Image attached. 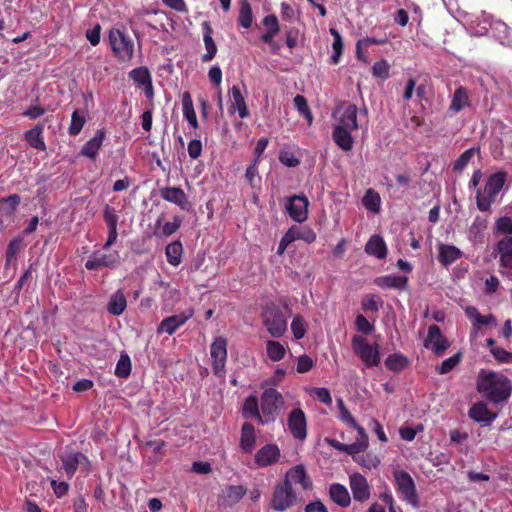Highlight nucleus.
Masks as SVG:
<instances>
[{
    "label": "nucleus",
    "instance_id": "f257e3e1",
    "mask_svg": "<svg viewBox=\"0 0 512 512\" xmlns=\"http://www.w3.org/2000/svg\"><path fill=\"white\" fill-rule=\"evenodd\" d=\"M476 387L479 393L495 404L507 401L512 391V384L508 377L484 369L478 373Z\"/></svg>",
    "mask_w": 512,
    "mask_h": 512
},
{
    "label": "nucleus",
    "instance_id": "f03ea898",
    "mask_svg": "<svg viewBox=\"0 0 512 512\" xmlns=\"http://www.w3.org/2000/svg\"><path fill=\"white\" fill-rule=\"evenodd\" d=\"M507 174L503 171L496 172L489 176L484 188V193L477 192L476 201L480 211H488L491 204L495 201L496 195L501 191L505 184Z\"/></svg>",
    "mask_w": 512,
    "mask_h": 512
},
{
    "label": "nucleus",
    "instance_id": "7ed1b4c3",
    "mask_svg": "<svg viewBox=\"0 0 512 512\" xmlns=\"http://www.w3.org/2000/svg\"><path fill=\"white\" fill-rule=\"evenodd\" d=\"M297 497L290 480L285 479L275 485L270 507L275 511H285L296 503Z\"/></svg>",
    "mask_w": 512,
    "mask_h": 512
},
{
    "label": "nucleus",
    "instance_id": "20e7f679",
    "mask_svg": "<svg viewBox=\"0 0 512 512\" xmlns=\"http://www.w3.org/2000/svg\"><path fill=\"white\" fill-rule=\"evenodd\" d=\"M263 324L272 337H281L287 329V321L282 310L274 305H267L262 314Z\"/></svg>",
    "mask_w": 512,
    "mask_h": 512
},
{
    "label": "nucleus",
    "instance_id": "39448f33",
    "mask_svg": "<svg viewBox=\"0 0 512 512\" xmlns=\"http://www.w3.org/2000/svg\"><path fill=\"white\" fill-rule=\"evenodd\" d=\"M352 344L355 354L367 367L377 366L380 363L378 346H372L364 337L358 335L353 337Z\"/></svg>",
    "mask_w": 512,
    "mask_h": 512
},
{
    "label": "nucleus",
    "instance_id": "423d86ee",
    "mask_svg": "<svg viewBox=\"0 0 512 512\" xmlns=\"http://www.w3.org/2000/svg\"><path fill=\"white\" fill-rule=\"evenodd\" d=\"M109 41L114 54L122 61H128L133 57V42L119 29L109 32Z\"/></svg>",
    "mask_w": 512,
    "mask_h": 512
},
{
    "label": "nucleus",
    "instance_id": "0eeeda50",
    "mask_svg": "<svg viewBox=\"0 0 512 512\" xmlns=\"http://www.w3.org/2000/svg\"><path fill=\"white\" fill-rule=\"evenodd\" d=\"M282 404V395L276 389L268 388L263 392L261 410L265 417V423L274 420V414Z\"/></svg>",
    "mask_w": 512,
    "mask_h": 512
},
{
    "label": "nucleus",
    "instance_id": "6e6552de",
    "mask_svg": "<svg viewBox=\"0 0 512 512\" xmlns=\"http://www.w3.org/2000/svg\"><path fill=\"white\" fill-rule=\"evenodd\" d=\"M394 478L398 487V490L404 495L405 499L413 504H418V497L416 494V488L413 478L406 471H395Z\"/></svg>",
    "mask_w": 512,
    "mask_h": 512
},
{
    "label": "nucleus",
    "instance_id": "1a4fd4ad",
    "mask_svg": "<svg viewBox=\"0 0 512 512\" xmlns=\"http://www.w3.org/2000/svg\"><path fill=\"white\" fill-rule=\"evenodd\" d=\"M227 342L223 337H217L211 344L210 354L213 358V372L216 376L224 373L225 361L227 358Z\"/></svg>",
    "mask_w": 512,
    "mask_h": 512
},
{
    "label": "nucleus",
    "instance_id": "9d476101",
    "mask_svg": "<svg viewBox=\"0 0 512 512\" xmlns=\"http://www.w3.org/2000/svg\"><path fill=\"white\" fill-rule=\"evenodd\" d=\"M309 201L304 195H294L288 199L286 210L296 222L302 223L307 219Z\"/></svg>",
    "mask_w": 512,
    "mask_h": 512
},
{
    "label": "nucleus",
    "instance_id": "9b49d317",
    "mask_svg": "<svg viewBox=\"0 0 512 512\" xmlns=\"http://www.w3.org/2000/svg\"><path fill=\"white\" fill-rule=\"evenodd\" d=\"M424 346L426 348H431L437 356H441L450 346V343L442 335L439 326L433 324L428 328V335L424 341Z\"/></svg>",
    "mask_w": 512,
    "mask_h": 512
},
{
    "label": "nucleus",
    "instance_id": "f8f14e48",
    "mask_svg": "<svg viewBox=\"0 0 512 512\" xmlns=\"http://www.w3.org/2000/svg\"><path fill=\"white\" fill-rule=\"evenodd\" d=\"M288 429L295 439L303 440L307 436V422L302 409H293L287 421Z\"/></svg>",
    "mask_w": 512,
    "mask_h": 512
},
{
    "label": "nucleus",
    "instance_id": "ddd939ff",
    "mask_svg": "<svg viewBox=\"0 0 512 512\" xmlns=\"http://www.w3.org/2000/svg\"><path fill=\"white\" fill-rule=\"evenodd\" d=\"M349 484L354 500L365 502L370 498V487L363 475L359 473L350 475Z\"/></svg>",
    "mask_w": 512,
    "mask_h": 512
},
{
    "label": "nucleus",
    "instance_id": "4468645a",
    "mask_svg": "<svg viewBox=\"0 0 512 512\" xmlns=\"http://www.w3.org/2000/svg\"><path fill=\"white\" fill-rule=\"evenodd\" d=\"M193 315L192 310L182 312L177 315L169 316L163 319L157 327V333H167L172 335L180 326H182Z\"/></svg>",
    "mask_w": 512,
    "mask_h": 512
},
{
    "label": "nucleus",
    "instance_id": "2eb2a0df",
    "mask_svg": "<svg viewBox=\"0 0 512 512\" xmlns=\"http://www.w3.org/2000/svg\"><path fill=\"white\" fill-rule=\"evenodd\" d=\"M280 458V450L275 444H267L255 454V463L259 467H267L276 463Z\"/></svg>",
    "mask_w": 512,
    "mask_h": 512
},
{
    "label": "nucleus",
    "instance_id": "dca6fc26",
    "mask_svg": "<svg viewBox=\"0 0 512 512\" xmlns=\"http://www.w3.org/2000/svg\"><path fill=\"white\" fill-rule=\"evenodd\" d=\"M468 415L471 419L484 426L490 425L497 417V414L491 412L484 402L473 404L469 409Z\"/></svg>",
    "mask_w": 512,
    "mask_h": 512
},
{
    "label": "nucleus",
    "instance_id": "f3484780",
    "mask_svg": "<svg viewBox=\"0 0 512 512\" xmlns=\"http://www.w3.org/2000/svg\"><path fill=\"white\" fill-rule=\"evenodd\" d=\"M247 488L243 485H230L219 496L218 502L220 505L231 507L238 503L241 498L246 494Z\"/></svg>",
    "mask_w": 512,
    "mask_h": 512
},
{
    "label": "nucleus",
    "instance_id": "a211bd4d",
    "mask_svg": "<svg viewBox=\"0 0 512 512\" xmlns=\"http://www.w3.org/2000/svg\"><path fill=\"white\" fill-rule=\"evenodd\" d=\"M159 194L164 200L178 205L181 209H186L188 205L186 194L181 188L165 187L159 190Z\"/></svg>",
    "mask_w": 512,
    "mask_h": 512
},
{
    "label": "nucleus",
    "instance_id": "6ab92c4d",
    "mask_svg": "<svg viewBox=\"0 0 512 512\" xmlns=\"http://www.w3.org/2000/svg\"><path fill=\"white\" fill-rule=\"evenodd\" d=\"M202 28H203V41H204L205 48H206V53L203 54L202 61L209 62L215 57V55L217 53V46H216L215 41L212 38L213 30L210 25V22L204 21L202 23Z\"/></svg>",
    "mask_w": 512,
    "mask_h": 512
},
{
    "label": "nucleus",
    "instance_id": "aec40b11",
    "mask_svg": "<svg viewBox=\"0 0 512 512\" xmlns=\"http://www.w3.org/2000/svg\"><path fill=\"white\" fill-rule=\"evenodd\" d=\"M256 434L254 426L245 422L241 428L240 447L245 453H251L255 447Z\"/></svg>",
    "mask_w": 512,
    "mask_h": 512
},
{
    "label": "nucleus",
    "instance_id": "412c9836",
    "mask_svg": "<svg viewBox=\"0 0 512 512\" xmlns=\"http://www.w3.org/2000/svg\"><path fill=\"white\" fill-rule=\"evenodd\" d=\"M63 468L69 478H71L79 465L88 464V458L81 452L69 454L62 458Z\"/></svg>",
    "mask_w": 512,
    "mask_h": 512
},
{
    "label": "nucleus",
    "instance_id": "4be33fe9",
    "mask_svg": "<svg viewBox=\"0 0 512 512\" xmlns=\"http://www.w3.org/2000/svg\"><path fill=\"white\" fill-rule=\"evenodd\" d=\"M375 283L379 287L384 288H394L397 290L408 289V277L406 276L387 275L383 277H378L375 280Z\"/></svg>",
    "mask_w": 512,
    "mask_h": 512
},
{
    "label": "nucleus",
    "instance_id": "5701e85b",
    "mask_svg": "<svg viewBox=\"0 0 512 512\" xmlns=\"http://www.w3.org/2000/svg\"><path fill=\"white\" fill-rule=\"evenodd\" d=\"M365 252L368 255H373L378 259H384L387 255V247L383 238L379 235L370 237L365 245Z\"/></svg>",
    "mask_w": 512,
    "mask_h": 512
},
{
    "label": "nucleus",
    "instance_id": "b1692460",
    "mask_svg": "<svg viewBox=\"0 0 512 512\" xmlns=\"http://www.w3.org/2000/svg\"><path fill=\"white\" fill-rule=\"evenodd\" d=\"M287 239H292L293 242L301 239L306 243H312L316 240V233L307 226L294 225L288 229Z\"/></svg>",
    "mask_w": 512,
    "mask_h": 512
},
{
    "label": "nucleus",
    "instance_id": "393cba45",
    "mask_svg": "<svg viewBox=\"0 0 512 512\" xmlns=\"http://www.w3.org/2000/svg\"><path fill=\"white\" fill-rule=\"evenodd\" d=\"M329 496L331 500L341 507H348L351 503V498L345 486L334 483L330 485Z\"/></svg>",
    "mask_w": 512,
    "mask_h": 512
},
{
    "label": "nucleus",
    "instance_id": "a878e982",
    "mask_svg": "<svg viewBox=\"0 0 512 512\" xmlns=\"http://www.w3.org/2000/svg\"><path fill=\"white\" fill-rule=\"evenodd\" d=\"M285 479L290 480L291 483L292 481L299 483L304 490L310 489L312 487V482L308 477L303 465H297L291 468L287 472Z\"/></svg>",
    "mask_w": 512,
    "mask_h": 512
},
{
    "label": "nucleus",
    "instance_id": "bb28decb",
    "mask_svg": "<svg viewBox=\"0 0 512 512\" xmlns=\"http://www.w3.org/2000/svg\"><path fill=\"white\" fill-rule=\"evenodd\" d=\"M333 140L344 151H350L353 147V138L350 130L343 126H335L333 130Z\"/></svg>",
    "mask_w": 512,
    "mask_h": 512
},
{
    "label": "nucleus",
    "instance_id": "cd10ccee",
    "mask_svg": "<svg viewBox=\"0 0 512 512\" xmlns=\"http://www.w3.org/2000/svg\"><path fill=\"white\" fill-rule=\"evenodd\" d=\"M43 132V124H37L32 129L28 130L24 134V139L27 141V143L40 151L46 150L45 142L43 141V138L41 137V134Z\"/></svg>",
    "mask_w": 512,
    "mask_h": 512
},
{
    "label": "nucleus",
    "instance_id": "c85d7f7f",
    "mask_svg": "<svg viewBox=\"0 0 512 512\" xmlns=\"http://www.w3.org/2000/svg\"><path fill=\"white\" fill-rule=\"evenodd\" d=\"M104 137V131L97 130L95 136L83 146L81 153L89 158L94 159L98 154V150L102 145Z\"/></svg>",
    "mask_w": 512,
    "mask_h": 512
},
{
    "label": "nucleus",
    "instance_id": "c756f323",
    "mask_svg": "<svg viewBox=\"0 0 512 512\" xmlns=\"http://www.w3.org/2000/svg\"><path fill=\"white\" fill-rule=\"evenodd\" d=\"M126 306V297L121 290H118L110 297V300L107 305V310L110 314L119 316L124 312Z\"/></svg>",
    "mask_w": 512,
    "mask_h": 512
},
{
    "label": "nucleus",
    "instance_id": "7c9ffc66",
    "mask_svg": "<svg viewBox=\"0 0 512 512\" xmlns=\"http://www.w3.org/2000/svg\"><path fill=\"white\" fill-rule=\"evenodd\" d=\"M462 256V252L455 246L441 244L439 246V261L447 266Z\"/></svg>",
    "mask_w": 512,
    "mask_h": 512
},
{
    "label": "nucleus",
    "instance_id": "2f4dec72",
    "mask_svg": "<svg viewBox=\"0 0 512 512\" xmlns=\"http://www.w3.org/2000/svg\"><path fill=\"white\" fill-rule=\"evenodd\" d=\"M266 27V32L261 36L263 42H271V39L280 32V25L277 17L274 14H270L264 17L262 21Z\"/></svg>",
    "mask_w": 512,
    "mask_h": 512
},
{
    "label": "nucleus",
    "instance_id": "473e14b6",
    "mask_svg": "<svg viewBox=\"0 0 512 512\" xmlns=\"http://www.w3.org/2000/svg\"><path fill=\"white\" fill-rule=\"evenodd\" d=\"M349 130H355L358 128L357 123V107L354 104H349L344 108L343 114L340 117V124Z\"/></svg>",
    "mask_w": 512,
    "mask_h": 512
},
{
    "label": "nucleus",
    "instance_id": "72a5a7b5",
    "mask_svg": "<svg viewBox=\"0 0 512 512\" xmlns=\"http://www.w3.org/2000/svg\"><path fill=\"white\" fill-rule=\"evenodd\" d=\"M469 105V98H468V91L464 87H459L454 92L451 104H450V110L457 113L461 111L465 106Z\"/></svg>",
    "mask_w": 512,
    "mask_h": 512
},
{
    "label": "nucleus",
    "instance_id": "f704fd0d",
    "mask_svg": "<svg viewBox=\"0 0 512 512\" xmlns=\"http://www.w3.org/2000/svg\"><path fill=\"white\" fill-rule=\"evenodd\" d=\"M243 416L245 418L255 417L260 423H265V421L263 420L262 416L259 413L257 398L253 396H250L245 400L243 406Z\"/></svg>",
    "mask_w": 512,
    "mask_h": 512
},
{
    "label": "nucleus",
    "instance_id": "c9c22d12",
    "mask_svg": "<svg viewBox=\"0 0 512 512\" xmlns=\"http://www.w3.org/2000/svg\"><path fill=\"white\" fill-rule=\"evenodd\" d=\"M465 313L469 319L474 321V324H480V325L496 324V319L492 314L483 316L479 313L477 308H475L473 306H468L465 309Z\"/></svg>",
    "mask_w": 512,
    "mask_h": 512
},
{
    "label": "nucleus",
    "instance_id": "e433bc0d",
    "mask_svg": "<svg viewBox=\"0 0 512 512\" xmlns=\"http://www.w3.org/2000/svg\"><path fill=\"white\" fill-rule=\"evenodd\" d=\"M252 22H253V15H252L251 5L248 2V0H241L239 16H238V23L244 28H249V27H251Z\"/></svg>",
    "mask_w": 512,
    "mask_h": 512
},
{
    "label": "nucleus",
    "instance_id": "4c0bfd02",
    "mask_svg": "<svg viewBox=\"0 0 512 512\" xmlns=\"http://www.w3.org/2000/svg\"><path fill=\"white\" fill-rule=\"evenodd\" d=\"M182 244L179 241L172 242L166 246V256L169 264L177 266L181 262Z\"/></svg>",
    "mask_w": 512,
    "mask_h": 512
},
{
    "label": "nucleus",
    "instance_id": "58836bf2",
    "mask_svg": "<svg viewBox=\"0 0 512 512\" xmlns=\"http://www.w3.org/2000/svg\"><path fill=\"white\" fill-rule=\"evenodd\" d=\"M407 364V358L404 355L398 353L389 355L385 360L386 367L394 372L401 371L407 366Z\"/></svg>",
    "mask_w": 512,
    "mask_h": 512
},
{
    "label": "nucleus",
    "instance_id": "ea45409f",
    "mask_svg": "<svg viewBox=\"0 0 512 512\" xmlns=\"http://www.w3.org/2000/svg\"><path fill=\"white\" fill-rule=\"evenodd\" d=\"M267 355L272 361H280L284 358L286 350L284 346L278 341H267Z\"/></svg>",
    "mask_w": 512,
    "mask_h": 512
},
{
    "label": "nucleus",
    "instance_id": "a19ab883",
    "mask_svg": "<svg viewBox=\"0 0 512 512\" xmlns=\"http://www.w3.org/2000/svg\"><path fill=\"white\" fill-rule=\"evenodd\" d=\"M330 33L333 36L332 48L334 51L333 55L331 56V62L333 64H337L342 54L343 41L341 34L335 28H330Z\"/></svg>",
    "mask_w": 512,
    "mask_h": 512
},
{
    "label": "nucleus",
    "instance_id": "79ce46f5",
    "mask_svg": "<svg viewBox=\"0 0 512 512\" xmlns=\"http://www.w3.org/2000/svg\"><path fill=\"white\" fill-rule=\"evenodd\" d=\"M86 122V118L84 114H80L79 110H75L71 117V124L69 127V134L72 136H76L82 130L84 124Z\"/></svg>",
    "mask_w": 512,
    "mask_h": 512
},
{
    "label": "nucleus",
    "instance_id": "37998d69",
    "mask_svg": "<svg viewBox=\"0 0 512 512\" xmlns=\"http://www.w3.org/2000/svg\"><path fill=\"white\" fill-rule=\"evenodd\" d=\"M131 372V361L127 354H121L115 368V374L118 377L126 378Z\"/></svg>",
    "mask_w": 512,
    "mask_h": 512
},
{
    "label": "nucleus",
    "instance_id": "c03bdc74",
    "mask_svg": "<svg viewBox=\"0 0 512 512\" xmlns=\"http://www.w3.org/2000/svg\"><path fill=\"white\" fill-rule=\"evenodd\" d=\"M130 77L140 85H150L151 84V76L147 68L138 67L133 69L130 72Z\"/></svg>",
    "mask_w": 512,
    "mask_h": 512
},
{
    "label": "nucleus",
    "instance_id": "a18cd8bd",
    "mask_svg": "<svg viewBox=\"0 0 512 512\" xmlns=\"http://www.w3.org/2000/svg\"><path fill=\"white\" fill-rule=\"evenodd\" d=\"M379 204H380V197H379L378 193L369 189L363 198V205L365 206L366 209H368L372 212H378Z\"/></svg>",
    "mask_w": 512,
    "mask_h": 512
},
{
    "label": "nucleus",
    "instance_id": "49530a36",
    "mask_svg": "<svg viewBox=\"0 0 512 512\" xmlns=\"http://www.w3.org/2000/svg\"><path fill=\"white\" fill-rule=\"evenodd\" d=\"M100 268L108 267V268H114L119 264V255L117 252L111 253V254H95Z\"/></svg>",
    "mask_w": 512,
    "mask_h": 512
},
{
    "label": "nucleus",
    "instance_id": "de8ad7c7",
    "mask_svg": "<svg viewBox=\"0 0 512 512\" xmlns=\"http://www.w3.org/2000/svg\"><path fill=\"white\" fill-rule=\"evenodd\" d=\"M462 354L460 352L456 353L450 358L444 360L441 366L438 368L439 374H447L451 370H453L461 361Z\"/></svg>",
    "mask_w": 512,
    "mask_h": 512
},
{
    "label": "nucleus",
    "instance_id": "09e8293b",
    "mask_svg": "<svg viewBox=\"0 0 512 512\" xmlns=\"http://www.w3.org/2000/svg\"><path fill=\"white\" fill-rule=\"evenodd\" d=\"M354 461L369 469L376 468L380 463V460L371 454L354 456Z\"/></svg>",
    "mask_w": 512,
    "mask_h": 512
},
{
    "label": "nucleus",
    "instance_id": "8fccbe9b",
    "mask_svg": "<svg viewBox=\"0 0 512 512\" xmlns=\"http://www.w3.org/2000/svg\"><path fill=\"white\" fill-rule=\"evenodd\" d=\"M373 75L382 79L389 77V64L385 60L374 63L372 67Z\"/></svg>",
    "mask_w": 512,
    "mask_h": 512
},
{
    "label": "nucleus",
    "instance_id": "3c124183",
    "mask_svg": "<svg viewBox=\"0 0 512 512\" xmlns=\"http://www.w3.org/2000/svg\"><path fill=\"white\" fill-rule=\"evenodd\" d=\"M103 216L108 228H117L118 216L113 207L106 205L104 208Z\"/></svg>",
    "mask_w": 512,
    "mask_h": 512
},
{
    "label": "nucleus",
    "instance_id": "603ef678",
    "mask_svg": "<svg viewBox=\"0 0 512 512\" xmlns=\"http://www.w3.org/2000/svg\"><path fill=\"white\" fill-rule=\"evenodd\" d=\"M473 154H474L473 149H468V150L464 151L459 156V158L456 160V162L454 164V170L461 172L465 168V166L469 163Z\"/></svg>",
    "mask_w": 512,
    "mask_h": 512
},
{
    "label": "nucleus",
    "instance_id": "864d4df0",
    "mask_svg": "<svg viewBox=\"0 0 512 512\" xmlns=\"http://www.w3.org/2000/svg\"><path fill=\"white\" fill-rule=\"evenodd\" d=\"M291 330L296 339H301L305 335L304 322L300 317H295L291 323Z\"/></svg>",
    "mask_w": 512,
    "mask_h": 512
},
{
    "label": "nucleus",
    "instance_id": "5fc2aeb1",
    "mask_svg": "<svg viewBox=\"0 0 512 512\" xmlns=\"http://www.w3.org/2000/svg\"><path fill=\"white\" fill-rule=\"evenodd\" d=\"M506 251H512V236H506L498 241L494 256L496 257L498 254L506 253Z\"/></svg>",
    "mask_w": 512,
    "mask_h": 512
},
{
    "label": "nucleus",
    "instance_id": "6e6d98bb",
    "mask_svg": "<svg viewBox=\"0 0 512 512\" xmlns=\"http://www.w3.org/2000/svg\"><path fill=\"white\" fill-rule=\"evenodd\" d=\"M233 104L230 107V112L233 113L236 110V107L245 105V99L237 86H233L231 89Z\"/></svg>",
    "mask_w": 512,
    "mask_h": 512
},
{
    "label": "nucleus",
    "instance_id": "4d7b16f0",
    "mask_svg": "<svg viewBox=\"0 0 512 512\" xmlns=\"http://www.w3.org/2000/svg\"><path fill=\"white\" fill-rule=\"evenodd\" d=\"M498 232L512 234V219L508 216L500 217L496 222Z\"/></svg>",
    "mask_w": 512,
    "mask_h": 512
},
{
    "label": "nucleus",
    "instance_id": "13d9d810",
    "mask_svg": "<svg viewBox=\"0 0 512 512\" xmlns=\"http://www.w3.org/2000/svg\"><path fill=\"white\" fill-rule=\"evenodd\" d=\"M355 323L358 331L364 334H369L374 329L373 325L363 315H358Z\"/></svg>",
    "mask_w": 512,
    "mask_h": 512
},
{
    "label": "nucleus",
    "instance_id": "bf43d9fd",
    "mask_svg": "<svg viewBox=\"0 0 512 512\" xmlns=\"http://www.w3.org/2000/svg\"><path fill=\"white\" fill-rule=\"evenodd\" d=\"M314 365L313 360L308 355H302L298 358L297 372L305 373L309 371Z\"/></svg>",
    "mask_w": 512,
    "mask_h": 512
},
{
    "label": "nucleus",
    "instance_id": "052dcab7",
    "mask_svg": "<svg viewBox=\"0 0 512 512\" xmlns=\"http://www.w3.org/2000/svg\"><path fill=\"white\" fill-rule=\"evenodd\" d=\"M202 152V143L198 139L191 140L188 144V154L192 159H197Z\"/></svg>",
    "mask_w": 512,
    "mask_h": 512
},
{
    "label": "nucleus",
    "instance_id": "680f3d73",
    "mask_svg": "<svg viewBox=\"0 0 512 512\" xmlns=\"http://www.w3.org/2000/svg\"><path fill=\"white\" fill-rule=\"evenodd\" d=\"M20 246H21V241L18 239H13L12 241H10V243L8 244V247H7V251H6L7 263H9L15 257V255L20 250Z\"/></svg>",
    "mask_w": 512,
    "mask_h": 512
},
{
    "label": "nucleus",
    "instance_id": "e2e57ef3",
    "mask_svg": "<svg viewBox=\"0 0 512 512\" xmlns=\"http://www.w3.org/2000/svg\"><path fill=\"white\" fill-rule=\"evenodd\" d=\"M100 31L101 27L99 24H97L92 29L87 30L86 37L91 43V45L96 46L100 42Z\"/></svg>",
    "mask_w": 512,
    "mask_h": 512
},
{
    "label": "nucleus",
    "instance_id": "0e129e2a",
    "mask_svg": "<svg viewBox=\"0 0 512 512\" xmlns=\"http://www.w3.org/2000/svg\"><path fill=\"white\" fill-rule=\"evenodd\" d=\"M314 394L320 402L327 405H330L332 403V398L328 389L322 387L315 388Z\"/></svg>",
    "mask_w": 512,
    "mask_h": 512
},
{
    "label": "nucleus",
    "instance_id": "69168bd1",
    "mask_svg": "<svg viewBox=\"0 0 512 512\" xmlns=\"http://www.w3.org/2000/svg\"><path fill=\"white\" fill-rule=\"evenodd\" d=\"M491 353L498 362L508 363V357L510 356L511 352L505 350L504 348L492 347Z\"/></svg>",
    "mask_w": 512,
    "mask_h": 512
},
{
    "label": "nucleus",
    "instance_id": "338daca9",
    "mask_svg": "<svg viewBox=\"0 0 512 512\" xmlns=\"http://www.w3.org/2000/svg\"><path fill=\"white\" fill-rule=\"evenodd\" d=\"M181 225V219L179 217H174L173 222H166L163 226V234L165 236H170L177 231V229Z\"/></svg>",
    "mask_w": 512,
    "mask_h": 512
},
{
    "label": "nucleus",
    "instance_id": "774afa93",
    "mask_svg": "<svg viewBox=\"0 0 512 512\" xmlns=\"http://www.w3.org/2000/svg\"><path fill=\"white\" fill-rule=\"evenodd\" d=\"M304 510L305 512H328L327 508L320 500L307 504Z\"/></svg>",
    "mask_w": 512,
    "mask_h": 512
}]
</instances>
